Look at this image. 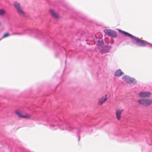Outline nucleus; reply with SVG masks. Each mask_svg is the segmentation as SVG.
Returning <instances> with one entry per match:
<instances>
[{"instance_id": "obj_1", "label": "nucleus", "mask_w": 152, "mask_h": 152, "mask_svg": "<svg viewBox=\"0 0 152 152\" xmlns=\"http://www.w3.org/2000/svg\"><path fill=\"white\" fill-rule=\"evenodd\" d=\"M139 104L140 105L144 106H148L152 104V99H141L138 101Z\"/></svg>"}, {"instance_id": "obj_2", "label": "nucleus", "mask_w": 152, "mask_h": 152, "mask_svg": "<svg viewBox=\"0 0 152 152\" xmlns=\"http://www.w3.org/2000/svg\"><path fill=\"white\" fill-rule=\"evenodd\" d=\"M14 5L18 13L21 16H24L25 13L20 4L17 2H15L14 3Z\"/></svg>"}, {"instance_id": "obj_3", "label": "nucleus", "mask_w": 152, "mask_h": 152, "mask_svg": "<svg viewBox=\"0 0 152 152\" xmlns=\"http://www.w3.org/2000/svg\"><path fill=\"white\" fill-rule=\"evenodd\" d=\"M134 42L137 45L142 46H145L147 43V42L146 41L141 40L139 38L134 37Z\"/></svg>"}, {"instance_id": "obj_4", "label": "nucleus", "mask_w": 152, "mask_h": 152, "mask_svg": "<svg viewBox=\"0 0 152 152\" xmlns=\"http://www.w3.org/2000/svg\"><path fill=\"white\" fill-rule=\"evenodd\" d=\"M104 32L108 36L112 37H117V34L116 32L113 30L106 29L104 30Z\"/></svg>"}, {"instance_id": "obj_5", "label": "nucleus", "mask_w": 152, "mask_h": 152, "mask_svg": "<svg viewBox=\"0 0 152 152\" xmlns=\"http://www.w3.org/2000/svg\"><path fill=\"white\" fill-rule=\"evenodd\" d=\"M151 93L149 92H141L139 94V96L141 98H146L150 97Z\"/></svg>"}, {"instance_id": "obj_6", "label": "nucleus", "mask_w": 152, "mask_h": 152, "mask_svg": "<svg viewBox=\"0 0 152 152\" xmlns=\"http://www.w3.org/2000/svg\"><path fill=\"white\" fill-rule=\"evenodd\" d=\"M107 100V95L106 94H105L104 96H102L99 99L98 101V105H102Z\"/></svg>"}, {"instance_id": "obj_7", "label": "nucleus", "mask_w": 152, "mask_h": 152, "mask_svg": "<svg viewBox=\"0 0 152 152\" xmlns=\"http://www.w3.org/2000/svg\"><path fill=\"white\" fill-rule=\"evenodd\" d=\"M123 111V110L117 109L116 110L115 113V115L116 118L118 121L121 119V114Z\"/></svg>"}, {"instance_id": "obj_8", "label": "nucleus", "mask_w": 152, "mask_h": 152, "mask_svg": "<svg viewBox=\"0 0 152 152\" xmlns=\"http://www.w3.org/2000/svg\"><path fill=\"white\" fill-rule=\"evenodd\" d=\"M49 11L50 14L55 19H57L59 18L58 14L54 11L53 10L50 9Z\"/></svg>"}, {"instance_id": "obj_9", "label": "nucleus", "mask_w": 152, "mask_h": 152, "mask_svg": "<svg viewBox=\"0 0 152 152\" xmlns=\"http://www.w3.org/2000/svg\"><path fill=\"white\" fill-rule=\"evenodd\" d=\"M124 74L123 72L120 69L117 70L115 73V75L116 77H120Z\"/></svg>"}, {"instance_id": "obj_10", "label": "nucleus", "mask_w": 152, "mask_h": 152, "mask_svg": "<svg viewBox=\"0 0 152 152\" xmlns=\"http://www.w3.org/2000/svg\"><path fill=\"white\" fill-rule=\"evenodd\" d=\"M119 32H120L121 33L123 34L125 36H129L130 37L132 38L133 37V36L129 34L128 33L124 31L121 30H118Z\"/></svg>"}, {"instance_id": "obj_11", "label": "nucleus", "mask_w": 152, "mask_h": 152, "mask_svg": "<svg viewBox=\"0 0 152 152\" xmlns=\"http://www.w3.org/2000/svg\"><path fill=\"white\" fill-rule=\"evenodd\" d=\"M122 79L124 81L127 83H129L131 81L130 78L128 76H124L122 77Z\"/></svg>"}, {"instance_id": "obj_12", "label": "nucleus", "mask_w": 152, "mask_h": 152, "mask_svg": "<svg viewBox=\"0 0 152 152\" xmlns=\"http://www.w3.org/2000/svg\"><path fill=\"white\" fill-rule=\"evenodd\" d=\"M109 48L107 46L104 47L101 49V52L102 53H106L109 52Z\"/></svg>"}, {"instance_id": "obj_13", "label": "nucleus", "mask_w": 152, "mask_h": 152, "mask_svg": "<svg viewBox=\"0 0 152 152\" xmlns=\"http://www.w3.org/2000/svg\"><path fill=\"white\" fill-rule=\"evenodd\" d=\"M6 13L5 10L4 9H0V16H3Z\"/></svg>"}, {"instance_id": "obj_14", "label": "nucleus", "mask_w": 152, "mask_h": 152, "mask_svg": "<svg viewBox=\"0 0 152 152\" xmlns=\"http://www.w3.org/2000/svg\"><path fill=\"white\" fill-rule=\"evenodd\" d=\"M15 114L18 116L20 118H22L23 115L22 113L19 111H17L15 112Z\"/></svg>"}, {"instance_id": "obj_15", "label": "nucleus", "mask_w": 152, "mask_h": 152, "mask_svg": "<svg viewBox=\"0 0 152 152\" xmlns=\"http://www.w3.org/2000/svg\"><path fill=\"white\" fill-rule=\"evenodd\" d=\"M31 115L29 114H26L23 115L22 118H25L26 119H29L30 118Z\"/></svg>"}, {"instance_id": "obj_16", "label": "nucleus", "mask_w": 152, "mask_h": 152, "mask_svg": "<svg viewBox=\"0 0 152 152\" xmlns=\"http://www.w3.org/2000/svg\"><path fill=\"white\" fill-rule=\"evenodd\" d=\"M10 35L8 33H5L3 37H2V38H4L6 37H7L9 36Z\"/></svg>"}]
</instances>
